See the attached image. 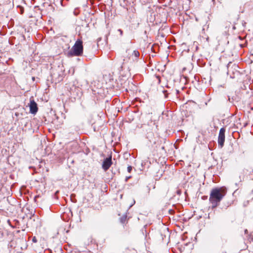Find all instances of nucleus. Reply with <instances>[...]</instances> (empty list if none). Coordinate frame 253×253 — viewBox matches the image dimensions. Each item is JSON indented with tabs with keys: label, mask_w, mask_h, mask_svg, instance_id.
<instances>
[{
	"label": "nucleus",
	"mask_w": 253,
	"mask_h": 253,
	"mask_svg": "<svg viewBox=\"0 0 253 253\" xmlns=\"http://www.w3.org/2000/svg\"><path fill=\"white\" fill-rule=\"evenodd\" d=\"M226 193V190L223 187L215 188L211 190L209 201L212 208H215L219 205Z\"/></svg>",
	"instance_id": "f257e3e1"
},
{
	"label": "nucleus",
	"mask_w": 253,
	"mask_h": 253,
	"mask_svg": "<svg viewBox=\"0 0 253 253\" xmlns=\"http://www.w3.org/2000/svg\"><path fill=\"white\" fill-rule=\"evenodd\" d=\"M83 53V45L82 40L78 39L75 42L71 49L68 52L70 56H81Z\"/></svg>",
	"instance_id": "f03ea898"
},
{
	"label": "nucleus",
	"mask_w": 253,
	"mask_h": 253,
	"mask_svg": "<svg viewBox=\"0 0 253 253\" xmlns=\"http://www.w3.org/2000/svg\"><path fill=\"white\" fill-rule=\"evenodd\" d=\"M30 108V113L32 114L35 115L38 111V107L37 103L34 100L33 96H31L30 98V103L28 104Z\"/></svg>",
	"instance_id": "7ed1b4c3"
},
{
	"label": "nucleus",
	"mask_w": 253,
	"mask_h": 253,
	"mask_svg": "<svg viewBox=\"0 0 253 253\" xmlns=\"http://www.w3.org/2000/svg\"><path fill=\"white\" fill-rule=\"evenodd\" d=\"M225 129L223 127L220 128L218 137V143L219 146L222 148L224 145L225 141Z\"/></svg>",
	"instance_id": "20e7f679"
},
{
	"label": "nucleus",
	"mask_w": 253,
	"mask_h": 253,
	"mask_svg": "<svg viewBox=\"0 0 253 253\" xmlns=\"http://www.w3.org/2000/svg\"><path fill=\"white\" fill-rule=\"evenodd\" d=\"M112 164V157L110 156L104 159L102 164V168L105 171H106L110 168Z\"/></svg>",
	"instance_id": "39448f33"
},
{
	"label": "nucleus",
	"mask_w": 253,
	"mask_h": 253,
	"mask_svg": "<svg viewBox=\"0 0 253 253\" xmlns=\"http://www.w3.org/2000/svg\"><path fill=\"white\" fill-rule=\"evenodd\" d=\"M69 93L73 95H79L80 94H82V89L79 87L76 86L75 85H72L70 87V89L69 90Z\"/></svg>",
	"instance_id": "423d86ee"
},
{
	"label": "nucleus",
	"mask_w": 253,
	"mask_h": 253,
	"mask_svg": "<svg viewBox=\"0 0 253 253\" xmlns=\"http://www.w3.org/2000/svg\"><path fill=\"white\" fill-rule=\"evenodd\" d=\"M141 127L148 133H150L152 130V126L150 125L143 124Z\"/></svg>",
	"instance_id": "0eeeda50"
},
{
	"label": "nucleus",
	"mask_w": 253,
	"mask_h": 253,
	"mask_svg": "<svg viewBox=\"0 0 253 253\" xmlns=\"http://www.w3.org/2000/svg\"><path fill=\"white\" fill-rule=\"evenodd\" d=\"M131 55L132 56V60H136L139 56V53L137 50H133Z\"/></svg>",
	"instance_id": "6e6552de"
},
{
	"label": "nucleus",
	"mask_w": 253,
	"mask_h": 253,
	"mask_svg": "<svg viewBox=\"0 0 253 253\" xmlns=\"http://www.w3.org/2000/svg\"><path fill=\"white\" fill-rule=\"evenodd\" d=\"M126 216L124 215L121 217L120 221L121 222V223H124L126 222Z\"/></svg>",
	"instance_id": "1a4fd4ad"
},
{
	"label": "nucleus",
	"mask_w": 253,
	"mask_h": 253,
	"mask_svg": "<svg viewBox=\"0 0 253 253\" xmlns=\"http://www.w3.org/2000/svg\"><path fill=\"white\" fill-rule=\"evenodd\" d=\"M17 7L19 8L20 10V13L23 14L24 12V8L20 5H18Z\"/></svg>",
	"instance_id": "9d476101"
},
{
	"label": "nucleus",
	"mask_w": 253,
	"mask_h": 253,
	"mask_svg": "<svg viewBox=\"0 0 253 253\" xmlns=\"http://www.w3.org/2000/svg\"><path fill=\"white\" fill-rule=\"evenodd\" d=\"M92 90H93V95H100L101 93L100 92H96V91L93 90V89H92Z\"/></svg>",
	"instance_id": "9b49d317"
},
{
	"label": "nucleus",
	"mask_w": 253,
	"mask_h": 253,
	"mask_svg": "<svg viewBox=\"0 0 253 253\" xmlns=\"http://www.w3.org/2000/svg\"><path fill=\"white\" fill-rule=\"evenodd\" d=\"M132 167L131 166H128L127 167V170L128 172H130L132 170Z\"/></svg>",
	"instance_id": "f8f14e48"
},
{
	"label": "nucleus",
	"mask_w": 253,
	"mask_h": 253,
	"mask_svg": "<svg viewBox=\"0 0 253 253\" xmlns=\"http://www.w3.org/2000/svg\"><path fill=\"white\" fill-rule=\"evenodd\" d=\"M33 241L34 242H37V240H36V237H34L33 238Z\"/></svg>",
	"instance_id": "ddd939ff"
},
{
	"label": "nucleus",
	"mask_w": 253,
	"mask_h": 253,
	"mask_svg": "<svg viewBox=\"0 0 253 253\" xmlns=\"http://www.w3.org/2000/svg\"><path fill=\"white\" fill-rule=\"evenodd\" d=\"M118 31L120 32L121 35L123 34V31L121 29H119Z\"/></svg>",
	"instance_id": "4468645a"
},
{
	"label": "nucleus",
	"mask_w": 253,
	"mask_h": 253,
	"mask_svg": "<svg viewBox=\"0 0 253 253\" xmlns=\"http://www.w3.org/2000/svg\"><path fill=\"white\" fill-rule=\"evenodd\" d=\"M126 52L128 53V54H130V50L129 49H127L126 50Z\"/></svg>",
	"instance_id": "2eb2a0df"
},
{
	"label": "nucleus",
	"mask_w": 253,
	"mask_h": 253,
	"mask_svg": "<svg viewBox=\"0 0 253 253\" xmlns=\"http://www.w3.org/2000/svg\"><path fill=\"white\" fill-rule=\"evenodd\" d=\"M175 91H176V93L177 94L179 93V91H178V90L175 89Z\"/></svg>",
	"instance_id": "dca6fc26"
},
{
	"label": "nucleus",
	"mask_w": 253,
	"mask_h": 253,
	"mask_svg": "<svg viewBox=\"0 0 253 253\" xmlns=\"http://www.w3.org/2000/svg\"><path fill=\"white\" fill-rule=\"evenodd\" d=\"M35 77H32V80L34 81L35 80Z\"/></svg>",
	"instance_id": "f3484780"
},
{
	"label": "nucleus",
	"mask_w": 253,
	"mask_h": 253,
	"mask_svg": "<svg viewBox=\"0 0 253 253\" xmlns=\"http://www.w3.org/2000/svg\"><path fill=\"white\" fill-rule=\"evenodd\" d=\"M166 92H167V91H166V90H163V92H164V93H165Z\"/></svg>",
	"instance_id": "a211bd4d"
},
{
	"label": "nucleus",
	"mask_w": 253,
	"mask_h": 253,
	"mask_svg": "<svg viewBox=\"0 0 253 253\" xmlns=\"http://www.w3.org/2000/svg\"><path fill=\"white\" fill-rule=\"evenodd\" d=\"M129 178V177H127V178H126V181H127V179H128Z\"/></svg>",
	"instance_id": "6ab92c4d"
},
{
	"label": "nucleus",
	"mask_w": 253,
	"mask_h": 253,
	"mask_svg": "<svg viewBox=\"0 0 253 253\" xmlns=\"http://www.w3.org/2000/svg\"><path fill=\"white\" fill-rule=\"evenodd\" d=\"M169 93H167L166 95H169Z\"/></svg>",
	"instance_id": "aec40b11"
},
{
	"label": "nucleus",
	"mask_w": 253,
	"mask_h": 253,
	"mask_svg": "<svg viewBox=\"0 0 253 253\" xmlns=\"http://www.w3.org/2000/svg\"><path fill=\"white\" fill-rule=\"evenodd\" d=\"M252 109L253 110V108Z\"/></svg>",
	"instance_id": "412c9836"
}]
</instances>
